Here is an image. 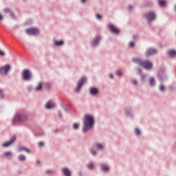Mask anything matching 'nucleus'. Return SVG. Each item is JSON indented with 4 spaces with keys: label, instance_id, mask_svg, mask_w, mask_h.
I'll return each mask as SVG.
<instances>
[{
    "label": "nucleus",
    "instance_id": "nucleus-22",
    "mask_svg": "<svg viewBox=\"0 0 176 176\" xmlns=\"http://www.w3.org/2000/svg\"><path fill=\"white\" fill-rule=\"evenodd\" d=\"M158 3H159L160 6H164V5H166V1L158 0Z\"/></svg>",
    "mask_w": 176,
    "mask_h": 176
},
{
    "label": "nucleus",
    "instance_id": "nucleus-1",
    "mask_svg": "<svg viewBox=\"0 0 176 176\" xmlns=\"http://www.w3.org/2000/svg\"><path fill=\"white\" fill-rule=\"evenodd\" d=\"M83 133H86V131H89L91 127H93V124H94V118L91 115H86L83 120Z\"/></svg>",
    "mask_w": 176,
    "mask_h": 176
},
{
    "label": "nucleus",
    "instance_id": "nucleus-45",
    "mask_svg": "<svg viewBox=\"0 0 176 176\" xmlns=\"http://www.w3.org/2000/svg\"><path fill=\"white\" fill-rule=\"evenodd\" d=\"M59 116H60V118H61V114L60 113H59Z\"/></svg>",
    "mask_w": 176,
    "mask_h": 176
},
{
    "label": "nucleus",
    "instance_id": "nucleus-44",
    "mask_svg": "<svg viewBox=\"0 0 176 176\" xmlns=\"http://www.w3.org/2000/svg\"><path fill=\"white\" fill-rule=\"evenodd\" d=\"M58 130H57V129L55 130V133H58Z\"/></svg>",
    "mask_w": 176,
    "mask_h": 176
},
{
    "label": "nucleus",
    "instance_id": "nucleus-40",
    "mask_svg": "<svg viewBox=\"0 0 176 176\" xmlns=\"http://www.w3.org/2000/svg\"><path fill=\"white\" fill-rule=\"evenodd\" d=\"M91 154H92L94 156H95V155H96V151H91Z\"/></svg>",
    "mask_w": 176,
    "mask_h": 176
},
{
    "label": "nucleus",
    "instance_id": "nucleus-28",
    "mask_svg": "<svg viewBox=\"0 0 176 176\" xmlns=\"http://www.w3.org/2000/svg\"><path fill=\"white\" fill-rule=\"evenodd\" d=\"M4 156H6V157H8V156H12V153H10V152H6L4 153Z\"/></svg>",
    "mask_w": 176,
    "mask_h": 176
},
{
    "label": "nucleus",
    "instance_id": "nucleus-18",
    "mask_svg": "<svg viewBox=\"0 0 176 176\" xmlns=\"http://www.w3.org/2000/svg\"><path fill=\"white\" fill-rule=\"evenodd\" d=\"M148 82H149V85L151 86H154L155 85V78H150L149 80H148Z\"/></svg>",
    "mask_w": 176,
    "mask_h": 176
},
{
    "label": "nucleus",
    "instance_id": "nucleus-9",
    "mask_svg": "<svg viewBox=\"0 0 176 176\" xmlns=\"http://www.w3.org/2000/svg\"><path fill=\"white\" fill-rule=\"evenodd\" d=\"M108 27L110 31L113 32V34H119V30L116 28V27H115V25L113 24H109Z\"/></svg>",
    "mask_w": 176,
    "mask_h": 176
},
{
    "label": "nucleus",
    "instance_id": "nucleus-30",
    "mask_svg": "<svg viewBox=\"0 0 176 176\" xmlns=\"http://www.w3.org/2000/svg\"><path fill=\"white\" fill-rule=\"evenodd\" d=\"M129 47H133V46H134V43H133V42H129Z\"/></svg>",
    "mask_w": 176,
    "mask_h": 176
},
{
    "label": "nucleus",
    "instance_id": "nucleus-25",
    "mask_svg": "<svg viewBox=\"0 0 176 176\" xmlns=\"http://www.w3.org/2000/svg\"><path fill=\"white\" fill-rule=\"evenodd\" d=\"M135 134H136V135H138L141 133V131H140V129H135L134 131Z\"/></svg>",
    "mask_w": 176,
    "mask_h": 176
},
{
    "label": "nucleus",
    "instance_id": "nucleus-6",
    "mask_svg": "<svg viewBox=\"0 0 176 176\" xmlns=\"http://www.w3.org/2000/svg\"><path fill=\"white\" fill-rule=\"evenodd\" d=\"M83 83H86V78L85 77L81 78L78 81V85L76 88V93H78L79 90H80V89L82 88V86H83Z\"/></svg>",
    "mask_w": 176,
    "mask_h": 176
},
{
    "label": "nucleus",
    "instance_id": "nucleus-42",
    "mask_svg": "<svg viewBox=\"0 0 176 176\" xmlns=\"http://www.w3.org/2000/svg\"><path fill=\"white\" fill-rule=\"evenodd\" d=\"M50 173H52V170H48L46 171L47 174H50Z\"/></svg>",
    "mask_w": 176,
    "mask_h": 176
},
{
    "label": "nucleus",
    "instance_id": "nucleus-41",
    "mask_svg": "<svg viewBox=\"0 0 176 176\" xmlns=\"http://www.w3.org/2000/svg\"><path fill=\"white\" fill-rule=\"evenodd\" d=\"M109 78H110V79H113V75L110 74V75H109Z\"/></svg>",
    "mask_w": 176,
    "mask_h": 176
},
{
    "label": "nucleus",
    "instance_id": "nucleus-3",
    "mask_svg": "<svg viewBox=\"0 0 176 176\" xmlns=\"http://www.w3.org/2000/svg\"><path fill=\"white\" fill-rule=\"evenodd\" d=\"M31 78H32V74L30 70L25 69H23L22 72V79L23 80H31Z\"/></svg>",
    "mask_w": 176,
    "mask_h": 176
},
{
    "label": "nucleus",
    "instance_id": "nucleus-8",
    "mask_svg": "<svg viewBox=\"0 0 176 176\" xmlns=\"http://www.w3.org/2000/svg\"><path fill=\"white\" fill-rule=\"evenodd\" d=\"M14 141H16V136L14 135L11 138L10 141L3 144V146L4 148H7V146H10V145H12L14 142Z\"/></svg>",
    "mask_w": 176,
    "mask_h": 176
},
{
    "label": "nucleus",
    "instance_id": "nucleus-29",
    "mask_svg": "<svg viewBox=\"0 0 176 176\" xmlns=\"http://www.w3.org/2000/svg\"><path fill=\"white\" fill-rule=\"evenodd\" d=\"M93 167H94V165L93 164V163H89L88 164V168H89V170H91Z\"/></svg>",
    "mask_w": 176,
    "mask_h": 176
},
{
    "label": "nucleus",
    "instance_id": "nucleus-20",
    "mask_svg": "<svg viewBox=\"0 0 176 176\" xmlns=\"http://www.w3.org/2000/svg\"><path fill=\"white\" fill-rule=\"evenodd\" d=\"M19 152H21V151H25V152L30 153V151L28 150V148H27L25 147H19Z\"/></svg>",
    "mask_w": 176,
    "mask_h": 176
},
{
    "label": "nucleus",
    "instance_id": "nucleus-33",
    "mask_svg": "<svg viewBox=\"0 0 176 176\" xmlns=\"http://www.w3.org/2000/svg\"><path fill=\"white\" fill-rule=\"evenodd\" d=\"M3 56H5V52L0 50V56L3 57Z\"/></svg>",
    "mask_w": 176,
    "mask_h": 176
},
{
    "label": "nucleus",
    "instance_id": "nucleus-16",
    "mask_svg": "<svg viewBox=\"0 0 176 176\" xmlns=\"http://www.w3.org/2000/svg\"><path fill=\"white\" fill-rule=\"evenodd\" d=\"M168 56H170V57H175L176 56V52L174 50H171L170 51L168 52Z\"/></svg>",
    "mask_w": 176,
    "mask_h": 176
},
{
    "label": "nucleus",
    "instance_id": "nucleus-37",
    "mask_svg": "<svg viewBox=\"0 0 176 176\" xmlns=\"http://www.w3.org/2000/svg\"><path fill=\"white\" fill-rule=\"evenodd\" d=\"M45 87L46 89H49V88L50 87V84H46Z\"/></svg>",
    "mask_w": 176,
    "mask_h": 176
},
{
    "label": "nucleus",
    "instance_id": "nucleus-12",
    "mask_svg": "<svg viewBox=\"0 0 176 176\" xmlns=\"http://www.w3.org/2000/svg\"><path fill=\"white\" fill-rule=\"evenodd\" d=\"M62 172L65 176H71V171H69V169L67 168H63L62 169Z\"/></svg>",
    "mask_w": 176,
    "mask_h": 176
},
{
    "label": "nucleus",
    "instance_id": "nucleus-47",
    "mask_svg": "<svg viewBox=\"0 0 176 176\" xmlns=\"http://www.w3.org/2000/svg\"><path fill=\"white\" fill-rule=\"evenodd\" d=\"M130 9H131V6H129Z\"/></svg>",
    "mask_w": 176,
    "mask_h": 176
},
{
    "label": "nucleus",
    "instance_id": "nucleus-39",
    "mask_svg": "<svg viewBox=\"0 0 176 176\" xmlns=\"http://www.w3.org/2000/svg\"><path fill=\"white\" fill-rule=\"evenodd\" d=\"M1 20H3V16H2V15L0 14V21H1Z\"/></svg>",
    "mask_w": 176,
    "mask_h": 176
},
{
    "label": "nucleus",
    "instance_id": "nucleus-24",
    "mask_svg": "<svg viewBox=\"0 0 176 176\" xmlns=\"http://www.w3.org/2000/svg\"><path fill=\"white\" fill-rule=\"evenodd\" d=\"M19 160L20 162H24V160H25V157L24 155H19Z\"/></svg>",
    "mask_w": 176,
    "mask_h": 176
},
{
    "label": "nucleus",
    "instance_id": "nucleus-35",
    "mask_svg": "<svg viewBox=\"0 0 176 176\" xmlns=\"http://www.w3.org/2000/svg\"><path fill=\"white\" fill-rule=\"evenodd\" d=\"M116 74H117V75H118V76H120V75H122V72H120V71H117Z\"/></svg>",
    "mask_w": 176,
    "mask_h": 176
},
{
    "label": "nucleus",
    "instance_id": "nucleus-10",
    "mask_svg": "<svg viewBox=\"0 0 176 176\" xmlns=\"http://www.w3.org/2000/svg\"><path fill=\"white\" fill-rule=\"evenodd\" d=\"M56 107V104L52 100H49L46 104H45V108L47 109H52Z\"/></svg>",
    "mask_w": 176,
    "mask_h": 176
},
{
    "label": "nucleus",
    "instance_id": "nucleus-4",
    "mask_svg": "<svg viewBox=\"0 0 176 176\" xmlns=\"http://www.w3.org/2000/svg\"><path fill=\"white\" fill-rule=\"evenodd\" d=\"M9 71H10V65L9 64H7L0 68V75H3L4 76H6Z\"/></svg>",
    "mask_w": 176,
    "mask_h": 176
},
{
    "label": "nucleus",
    "instance_id": "nucleus-38",
    "mask_svg": "<svg viewBox=\"0 0 176 176\" xmlns=\"http://www.w3.org/2000/svg\"><path fill=\"white\" fill-rule=\"evenodd\" d=\"M38 146H43V143L42 142H38Z\"/></svg>",
    "mask_w": 176,
    "mask_h": 176
},
{
    "label": "nucleus",
    "instance_id": "nucleus-11",
    "mask_svg": "<svg viewBox=\"0 0 176 176\" xmlns=\"http://www.w3.org/2000/svg\"><path fill=\"white\" fill-rule=\"evenodd\" d=\"M153 54H156V50L153 48H150L146 50V56H153Z\"/></svg>",
    "mask_w": 176,
    "mask_h": 176
},
{
    "label": "nucleus",
    "instance_id": "nucleus-14",
    "mask_svg": "<svg viewBox=\"0 0 176 176\" xmlns=\"http://www.w3.org/2000/svg\"><path fill=\"white\" fill-rule=\"evenodd\" d=\"M100 36H96L94 40H93V42H92V45L93 46H97L98 45V42H100Z\"/></svg>",
    "mask_w": 176,
    "mask_h": 176
},
{
    "label": "nucleus",
    "instance_id": "nucleus-31",
    "mask_svg": "<svg viewBox=\"0 0 176 176\" xmlns=\"http://www.w3.org/2000/svg\"><path fill=\"white\" fill-rule=\"evenodd\" d=\"M96 19H98V20H100L102 18V16H101V15H100V14H96Z\"/></svg>",
    "mask_w": 176,
    "mask_h": 176
},
{
    "label": "nucleus",
    "instance_id": "nucleus-36",
    "mask_svg": "<svg viewBox=\"0 0 176 176\" xmlns=\"http://www.w3.org/2000/svg\"><path fill=\"white\" fill-rule=\"evenodd\" d=\"M132 83L133 85H137V83H138L137 80H132Z\"/></svg>",
    "mask_w": 176,
    "mask_h": 176
},
{
    "label": "nucleus",
    "instance_id": "nucleus-26",
    "mask_svg": "<svg viewBox=\"0 0 176 176\" xmlns=\"http://www.w3.org/2000/svg\"><path fill=\"white\" fill-rule=\"evenodd\" d=\"M78 127H79V125L77 123H74L73 124V129L74 130H77Z\"/></svg>",
    "mask_w": 176,
    "mask_h": 176
},
{
    "label": "nucleus",
    "instance_id": "nucleus-17",
    "mask_svg": "<svg viewBox=\"0 0 176 176\" xmlns=\"http://www.w3.org/2000/svg\"><path fill=\"white\" fill-rule=\"evenodd\" d=\"M102 171L107 172L109 170V168H108V166L105 165V164H102L100 166Z\"/></svg>",
    "mask_w": 176,
    "mask_h": 176
},
{
    "label": "nucleus",
    "instance_id": "nucleus-21",
    "mask_svg": "<svg viewBox=\"0 0 176 176\" xmlns=\"http://www.w3.org/2000/svg\"><path fill=\"white\" fill-rule=\"evenodd\" d=\"M16 118H19L21 122H25V120H27L26 116H16Z\"/></svg>",
    "mask_w": 176,
    "mask_h": 176
},
{
    "label": "nucleus",
    "instance_id": "nucleus-7",
    "mask_svg": "<svg viewBox=\"0 0 176 176\" xmlns=\"http://www.w3.org/2000/svg\"><path fill=\"white\" fill-rule=\"evenodd\" d=\"M146 19H147L148 21H152V20H155L156 15L155 12H150L145 14Z\"/></svg>",
    "mask_w": 176,
    "mask_h": 176
},
{
    "label": "nucleus",
    "instance_id": "nucleus-43",
    "mask_svg": "<svg viewBox=\"0 0 176 176\" xmlns=\"http://www.w3.org/2000/svg\"><path fill=\"white\" fill-rule=\"evenodd\" d=\"M80 2H81L82 3H85V2H86V0H80Z\"/></svg>",
    "mask_w": 176,
    "mask_h": 176
},
{
    "label": "nucleus",
    "instance_id": "nucleus-23",
    "mask_svg": "<svg viewBox=\"0 0 176 176\" xmlns=\"http://www.w3.org/2000/svg\"><path fill=\"white\" fill-rule=\"evenodd\" d=\"M36 90L37 91H39V90H42V82H39L37 85V87H36Z\"/></svg>",
    "mask_w": 176,
    "mask_h": 176
},
{
    "label": "nucleus",
    "instance_id": "nucleus-46",
    "mask_svg": "<svg viewBox=\"0 0 176 176\" xmlns=\"http://www.w3.org/2000/svg\"><path fill=\"white\" fill-rule=\"evenodd\" d=\"M38 164H39V161L37 162Z\"/></svg>",
    "mask_w": 176,
    "mask_h": 176
},
{
    "label": "nucleus",
    "instance_id": "nucleus-2",
    "mask_svg": "<svg viewBox=\"0 0 176 176\" xmlns=\"http://www.w3.org/2000/svg\"><path fill=\"white\" fill-rule=\"evenodd\" d=\"M133 63H135V64H138L140 67H142V68H145V69H152V63L146 60H141V59L138 58H133Z\"/></svg>",
    "mask_w": 176,
    "mask_h": 176
},
{
    "label": "nucleus",
    "instance_id": "nucleus-34",
    "mask_svg": "<svg viewBox=\"0 0 176 176\" xmlns=\"http://www.w3.org/2000/svg\"><path fill=\"white\" fill-rule=\"evenodd\" d=\"M160 90H161V91H163V90H164V86L160 85Z\"/></svg>",
    "mask_w": 176,
    "mask_h": 176
},
{
    "label": "nucleus",
    "instance_id": "nucleus-19",
    "mask_svg": "<svg viewBox=\"0 0 176 176\" xmlns=\"http://www.w3.org/2000/svg\"><path fill=\"white\" fill-rule=\"evenodd\" d=\"M54 43L56 46H61V45H63L64 42L63 41H56Z\"/></svg>",
    "mask_w": 176,
    "mask_h": 176
},
{
    "label": "nucleus",
    "instance_id": "nucleus-5",
    "mask_svg": "<svg viewBox=\"0 0 176 176\" xmlns=\"http://www.w3.org/2000/svg\"><path fill=\"white\" fill-rule=\"evenodd\" d=\"M25 32L28 35H38V34H39V30L36 28H32L26 29Z\"/></svg>",
    "mask_w": 176,
    "mask_h": 176
},
{
    "label": "nucleus",
    "instance_id": "nucleus-32",
    "mask_svg": "<svg viewBox=\"0 0 176 176\" xmlns=\"http://www.w3.org/2000/svg\"><path fill=\"white\" fill-rule=\"evenodd\" d=\"M0 97L3 98V91H2L1 89H0Z\"/></svg>",
    "mask_w": 176,
    "mask_h": 176
},
{
    "label": "nucleus",
    "instance_id": "nucleus-27",
    "mask_svg": "<svg viewBox=\"0 0 176 176\" xmlns=\"http://www.w3.org/2000/svg\"><path fill=\"white\" fill-rule=\"evenodd\" d=\"M102 148H104V146H102V144H96V149H102Z\"/></svg>",
    "mask_w": 176,
    "mask_h": 176
},
{
    "label": "nucleus",
    "instance_id": "nucleus-13",
    "mask_svg": "<svg viewBox=\"0 0 176 176\" xmlns=\"http://www.w3.org/2000/svg\"><path fill=\"white\" fill-rule=\"evenodd\" d=\"M4 12L6 13H9L10 16H11L12 19H14V14L12 12V10L10 8H6L4 9Z\"/></svg>",
    "mask_w": 176,
    "mask_h": 176
},
{
    "label": "nucleus",
    "instance_id": "nucleus-15",
    "mask_svg": "<svg viewBox=\"0 0 176 176\" xmlns=\"http://www.w3.org/2000/svg\"><path fill=\"white\" fill-rule=\"evenodd\" d=\"M89 91L93 96H96L98 93V89L97 88H90Z\"/></svg>",
    "mask_w": 176,
    "mask_h": 176
}]
</instances>
